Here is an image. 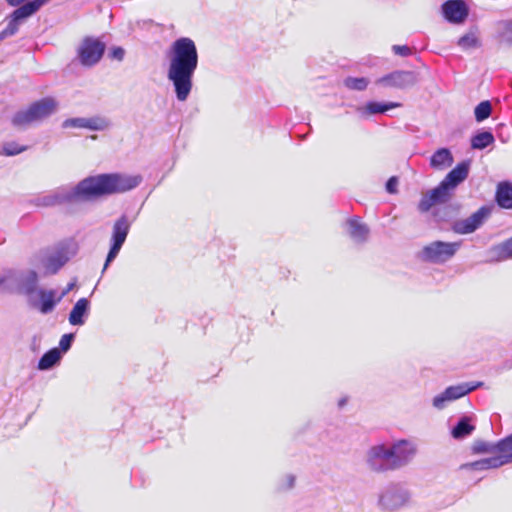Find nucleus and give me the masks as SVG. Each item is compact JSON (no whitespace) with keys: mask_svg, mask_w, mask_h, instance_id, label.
Instances as JSON below:
<instances>
[{"mask_svg":"<svg viewBox=\"0 0 512 512\" xmlns=\"http://www.w3.org/2000/svg\"><path fill=\"white\" fill-rule=\"evenodd\" d=\"M142 181L140 175L104 173L89 176L74 186H61L35 197L31 203L38 207H53L66 203L94 201L106 195L120 194L136 188Z\"/></svg>","mask_w":512,"mask_h":512,"instance_id":"obj_1","label":"nucleus"},{"mask_svg":"<svg viewBox=\"0 0 512 512\" xmlns=\"http://www.w3.org/2000/svg\"><path fill=\"white\" fill-rule=\"evenodd\" d=\"M167 79L172 83L180 102L188 99L193 88V77L198 68L199 55L195 42L189 37L177 38L166 52Z\"/></svg>","mask_w":512,"mask_h":512,"instance_id":"obj_2","label":"nucleus"},{"mask_svg":"<svg viewBox=\"0 0 512 512\" xmlns=\"http://www.w3.org/2000/svg\"><path fill=\"white\" fill-rule=\"evenodd\" d=\"M58 102L52 97H45L33 102L26 109L17 111L11 123L14 127L25 128L31 124L41 122L57 111Z\"/></svg>","mask_w":512,"mask_h":512,"instance_id":"obj_3","label":"nucleus"},{"mask_svg":"<svg viewBox=\"0 0 512 512\" xmlns=\"http://www.w3.org/2000/svg\"><path fill=\"white\" fill-rule=\"evenodd\" d=\"M410 501L411 493L404 485L391 483L379 493L377 505L381 511L394 512L407 507Z\"/></svg>","mask_w":512,"mask_h":512,"instance_id":"obj_4","label":"nucleus"},{"mask_svg":"<svg viewBox=\"0 0 512 512\" xmlns=\"http://www.w3.org/2000/svg\"><path fill=\"white\" fill-rule=\"evenodd\" d=\"M75 245L72 242L63 241L48 248L42 258L41 265L46 274L57 273L67 261L75 254Z\"/></svg>","mask_w":512,"mask_h":512,"instance_id":"obj_5","label":"nucleus"},{"mask_svg":"<svg viewBox=\"0 0 512 512\" xmlns=\"http://www.w3.org/2000/svg\"><path fill=\"white\" fill-rule=\"evenodd\" d=\"M460 246V242L434 241L423 247L419 252V258L425 262L443 264L456 254Z\"/></svg>","mask_w":512,"mask_h":512,"instance_id":"obj_6","label":"nucleus"},{"mask_svg":"<svg viewBox=\"0 0 512 512\" xmlns=\"http://www.w3.org/2000/svg\"><path fill=\"white\" fill-rule=\"evenodd\" d=\"M25 293L30 308L46 315L51 313L62 297L70 290H63L60 297L56 298L55 290H20Z\"/></svg>","mask_w":512,"mask_h":512,"instance_id":"obj_7","label":"nucleus"},{"mask_svg":"<svg viewBox=\"0 0 512 512\" xmlns=\"http://www.w3.org/2000/svg\"><path fill=\"white\" fill-rule=\"evenodd\" d=\"M392 463L390 446L377 444L371 446L366 452V465L373 472L384 473L395 471V468L392 467Z\"/></svg>","mask_w":512,"mask_h":512,"instance_id":"obj_8","label":"nucleus"},{"mask_svg":"<svg viewBox=\"0 0 512 512\" xmlns=\"http://www.w3.org/2000/svg\"><path fill=\"white\" fill-rule=\"evenodd\" d=\"M131 221L126 215L120 216L112 226L110 237V248L106 257L105 267L112 262L119 254L129 234Z\"/></svg>","mask_w":512,"mask_h":512,"instance_id":"obj_9","label":"nucleus"},{"mask_svg":"<svg viewBox=\"0 0 512 512\" xmlns=\"http://www.w3.org/2000/svg\"><path fill=\"white\" fill-rule=\"evenodd\" d=\"M483 382H465L460 383L457 385H452L447 387L443 392L436 395L433 400L432 404L433 406L438 409L442 410L446 407V404L448 402L460 399L467 394L471 393L472 391L480 388L483 386Z\"/></svg>","mask_w":512,"mask_h":512,"instance_id":"obj_10","label":"nucleus"},{"mask_svg":"<svg viewBox=\"0 0 512 512\" xmlns=\"http://www.w3.org/2000/svg\"><path fill=\"white\" fill-rule=\"evenodd\" d=\"M37 279L33 270H3L0 272V288H36Z\"/></svg>","mask_w":512,"mask_h":512,"instance_id":"obj_11","label":"nucleus"},{"mask_svg":"<svg viewBox=\"0 0 512 512\" xmlns=\"http://www.w3.org/2000/svg\"><path fill=\"white\" fill-rule=\"evenodd\" d=\"M105 51V44L94 37H86L77 49V55L83 66L91 67L97 64Z\"/></svg>","mask_w":512,"mask_h":512,"instance_id":"obj_12","label":"nucleus"},{"mask_svg":"<svg viewBox=\"0 0 512 512\" xmlns=\"http://www.w3.org/2000/svg\"><path fill=\"white\" fill-rule=\"evenodd\" d=\"M392 452V467L395 470L402 469L409 465L417 454V445L408 439H399L390 445Z\"/></svg>","mask_w":512,"mask_h":512,"instance_id":"obj_13","label":"nucleus"},{"mask_svg":"<svg viewBox=\"0 0 512 512\" xmlns=\"http://www.w3.org/2000/svg\"><path fill=\"white\" fill-rule=\"evenodd\" d=\"M418 82L413 71L396 70L376 80V84L384 88L407 89Z\"/></svg>","mask_w":512,"mask_h":512,"instance_id":"obj_14","label":"nucleus"},{"mask_svg":"<svg viewBox=\"0 0 512 512\" xmlns=\"http://www.w3.org/2000/svg\"><path fill=\"white\" fill-rule=\"evenodd\" d=\"M453 189L443 180L434 189L423 195L418 208L421 212H427L436 204L446 203L453 194Z\"/></svg>","mask_w":512,"mask_h":512,"instance_id":"obj_15","label":"nucleus"},{"mask_svg":"<svg viewBox=\"0 0 512 512\" xmlns=\"http://www.w3.org/2000/svg\"><path fill=\"white\" fill-rule=\"evenodd\" d=\"M111 126V122L102 116L94 117H75L63 121V128H79L91 131H104Z\"/></svg>","mask_w":512,"mask_h":512,"instance_id":"obj_16","label":"nucleus"},{"mask_svg":"<svg viewBox=\"0 0 512 512\" xmlns=\"http://www.w3.org/2000/svg\"><path fill=\"white\" fill-rule=\"evenodd\" d=\"M488 213L487 208L481 207L469 217L455 221L452 225V230L462 235L473 233L483 224Z\"/></svg>","mask_w":512,"mask_h":512,"instance_id":"obj_17","label":"nucleus"},{"mask_svg":"<svg viewBox=\"0 0 512 512\" xmlns=\"http://www.w3.org/2000/svg\"><path fill=\"white\" fill-rule=\"evenodd\" d=\"M443 17L453 24L463 23L469 14V9L463 0H447L441 6Z\"/></svg>","mask_w":512,"mask_h":512,"instance_id":"obj_18","label":"nucleus"},{"mask_svg":"<svg viewBox=\"0 0 512 512\" xmlns=\"http://www.w3.org/2000/svg\"><path fill=\"white\" fill-rule=\"evenodd\" d=\"M90 312V300L88 298H80L73 306L69 313V323L73 326H82Z\"/></svg>","mask_w":512,"mask_h":512,"instance_id":"obj_19","label":"nucleus"},{"mask_svg":"<svg viewBox=\"0 0 512 512\" xmlns=\"http://www.w3.org/2000/svg\"><path fill=\"white\" fill-rule=\"evenodd\" d=\"M512 258V237L508 240L492 246L486 251L488 262H501Z\"/></svg>","mask_w":512,"mask_h":512,"instance_id":"obj_20","label":"nucleus"},{"mask_svg":"<svg viewBox=\"0 0 512 512\" xmlns=\"http://www.w3.org/2000/svg\"><path fill=\"white\" fill-rule=\"evenodd\" d=\"M470 162L462 161L458 163L443 179L453 190L462 183L469 174Z\"/></svg>","mask_w":512,"mask_h":512,"instance_id":"obj_21","label":"nucleus"},{"mask_svg":"<svg viewBox=\"0 0 512 512\" xmlns=\"http://www.w3.org/2000/svg\"><path fill=\"white\" fill-rule=\"evenodd\" d=\"M347 231L351 239L356 243H364L369 236V228L358 218H351L347 221Z\"/></svg>","mask_w":512,"mask_h":512,"instance_id":"obj_22","label":"nucleus"},{"mask_svg":"<svg viewBox=\"0 0 512 512\" xmlns=\"http://www.w3.org/2000/svg\"><path fill=\"white\" fill-rule=\"evenodd\" d=\"M454 162L453 155L448 148L437 149L430 157V166L435 170H445Z\"/></svg>","mask_w":512,"mask_h":512,"instance_id":"obj_23","label":"nucleus"},{"mask_svg":"<svg viewBox=\"0 0 512 512\" xmlns=\"http://www.w3.org/2000/svg\"><path fill=\"white\" fill-rule=\"evenodd\" d=\"M61 359L62 355L59 348H51L40 357L37 369L40 371H48L58 365Z\"/></svg>","mask_w":512,"mask_h":512,"instance_id":"obj_24","label":"nucleus"},{"mask_svg":"<svg viewBox=\"0 0 512 512\" xmlns=\"http://www.w3.org/2000/svg\"><path fill=\"white\" fill-rule=\"evenodd\" d=\"M475 426L471 424L468 416H462L451 429V436L456 440H462L473 433Z\"/></svg>","mask_w":512,"mask_h":512,"instance_id":"obj_25","label":"nucleus"},{"mask_svg":"<svg viewBox=\"0 0 512 512\" xmlns=\"http://www.w3.org/2000/svg\"><path fill=\"white\" fill-rule=\"evenodd\" d=\"M496 201L498 205L505 209H512V184L501 182L497 186Z\"/></svg>","mask_w":512,"mask_h":512,"instance_id":"obj_26","label":"nucleus"},{"mask_svg":"<svg viewBox=\"0 0 512 512\" xmlns=\"http://www.w3.org/2000/svg\"><path fill=\"white\" fill-rule=\"evenodd\" d=\"M495 453L500 455L506 465L512 463V433L498 440L494 444Z\"/></svg>","mask_w":512,"mask_h":512,"instance_id":"obj_27","label":"nucleus"},{"mask_svg":"<svg viewBox=\"0 0 512 512\" xmlns=\"http://www.w3.org/2000/svg\"><path fill=\"white\" fill-rule=\"evenodd\" d=\"M496 38L500 43L512 46V19L496 23Z\"/></svg>","mask_w":512,"mask_h":512,"instance_id":"obj_28","label":"nucleus"},{"mask_svg":"<svg viewBox=\"0 0 512 512\" xmlns=\"http://www.w3.org/2000/svg\"><path fill=\"white\" fill-rule=\"evenodd\" d=\"M457 45L464 51L479 48L481 46V41L479 38L478 30H469L466 34L458 39Z\"/></svg>","mask_w":512,"mask_h":512,"instance_id":"obj_29","label":"nucleus"},{"mask_svg":"<svg viewBox=\"0 0 512 512\" xmlns=\"http://www.w3.org/2000/svg\"><path fill=\"white\" fill-rule=\"evenodd\" d=\"M401 104L396 102H376V101H370L367 102L366 105L361 109L362 113L365 115H374V114H380L385 113L390 109L399 107Z\"/></svg>","mask_w":512,"mask_h":512,"instance_id":"obj_30","label":"nucleus"},{"mask_svg":"<svg viewBox=\"0 0 512 512\" xmlns=\"http://www.w3.org/2000/svg\"><path fill=\"white\" fill-rule=\"evenodd\" d=\"M495 141L490 131H480L471 138V147L476 150H482L493 144Z\"/></svg>","mask_w":512,"mask_h":512,"instance_id":"obj_31","label":"nucleus"},{"mask_svg":"<svg viewBox=\"0 0 512 512\" xmlns=\"http://www.w3.org/2000/svg\"><path fill=\"white\" fill-rule=\"evenodd\" d=\"M27 150V146L20 145L15 141L5 142L0 146V155L14 156Z\"/></svg>","mask_w":512,"mask_h":512,"instance_id":"obj_32","label":"nucleus"},{"mask_svg":"<svg viewBox=\"0 0 512 512\" xmlns=\"http://www.w3.org/2000/svg\"><path fill=\"white\" fill-rule=\"evenodd\" d=\"M495 442H488L484 440L474 441L471 450L473 454H494L495 453Z\"/></svg>","mask_w":512,"mask_h":512,"instance_id":"obj_33","label":"nucleus"},{"mask_svg":"<svg viewBox=\"0 0 512 512\" xmlns=\"http://www.w3.org/2000/svg\"><path fill=\"white\" fill-rule=\"evenodd\" d=\"M492 112V106L489 101L480 102L474 110L475 119L477 122L486 120Z\"/></svg>","mask_w":512,"mask_h":512,"instance_id":"obj_34","label":"nucleus"},{"mask_svg":"<svg viewBox=\"0 0 512 512\" xmlns=\"http://www.w3.org/2000/svg\"><path fill=\"white\" fill-rule=\"evenodd\" d=\"M344 84L349 89L363 91L367 88L369 81L365 77H348L345 79Z\"/></svg>","mask_w":512,"mask_h":512,"instance_id":"obj_35","label":"nucleus"},{"mask_svg":"<svg viewBox=\"0 0 512 512\" xmlns=\"http://www.w3.org/2000/svg\"><path fill=\"white\" fill-rule=\"evenodd\" d=\"M494 454L495 455H493L491 457L483 458L485 461L487 470L488 469H496V468L506 465V463H504V461L502 460L500 455H498L497 453H494Z\"/></svg>","mask_w":512,"mask_h":512,"instance_id":"obj_36","label":"nucleus"},{"mask_svg":"<svg viewBox=\"0 0 512 512\" xmlns=\"http://www.w3.org/2000/svg\"><path fill=\"white\" fill-rule=\"evenodd\" d=\"M462 469H470L475 471L487 470L484 459H480L461 466Z\"/></svg>","mask_w":512,"mask_h":512,"instance_id":"obj_37","label":"nucleus"},{"mask_svg":"<svg viewBox=\"0 0 512 512\" xmlns=\"http://www.w3.org/2000/svg\"><path fill=\"white\" fill-rule=\"evenodd\" d=\"M296 477L293 474H287L283 482L279 485L280 490H290L295 486Z\"/></svg>","mask_w":512,"mask_h":512,"instance_id":"obj_38","label":"nucleus"},{"mask_svg":"<svg viewBox=\"0 0 512 512\" xmlns=\"http://www.w3.org/2000/svg\"><path fill=\"white\" fill-rule=\"evenodd\" d=\"M125 56V50L120 46H115L110 51V57L117 61H122Z\"/></svg>","mask_w":512,"mask_h":512,"instance_id":"obj_39","label":"nucleus"},{"mask_svg":"<svg viewBox=\"0 0 512 512\" xmlns=\"http://www.w3.org/2000/svg\"><path fill=\"white\" fill-rule=\"evenodd\" d=\"M392 50L396 55H400L403 57L411 55V49L406 45H393Z\"/></svg>","mask_w":512,"mask_h":512,"instance_id":"obj_40","label":"nucleus"},{"mask_svg":"<svg viewBox=\"0 0 512 512\" xmlns=\"http://www.w3.org/2000/svg\"><path fill=\"white\" fill-rule=\"evenodd\" d=\"M71 347L72 343L68 341L67 336L62 335L59 341V346L57 347L61 351V355L63 356V354L68 352L71 349Z\"/></svg>","mask_w":512,"mask_h":512,"instance_id":"obj_41","label":"nucleus"},{"mask_svg":"<svg viewBox=\"0 0 512 512\" xmlns=\"http://www.w3.org/2000/svg\"><path fill=\"white\" fill-rule=\"evenodd\" d=\"M397 179L395 177H391L386 183V190L389 193H394L396 191Z\"/></svg>","mask_w":512,"mask_h":512,"instance_id":"obj_42","label":"nucleus"},{"mask_svg":"<svg viewBox=\"0 0 512 512\" xmlns=\"http://www.w3.org/2000/svg\"><path fill=\"white\" fill-rule=\"evenodd\" d=\"M6 1L10 6H13V7H17V6L21 7L30 2L28 0H6Z\"/></svg>","mask_w":512,"mask_h":512,"instance_id":"obj_43","label":"nucleus"},{"mask_svg":"<svg viewBox=\"0 0 512 512\" xmlns=\"http://www.w3.org/2000/svg\"><path fill=\"white\" fill-rule=\"evenodd\" d=\"M347 402H348V397H347V396H344V397H342V398H340V399L338 400L337 405H338V407L341 409V408H343V407L347 404Z\"/></svg>","mask_w":512,"mask_h":512,"instance_id":"obj_44","label":"nucleus"},{"mask_svg":"<svg viewBox=\"0 0 512 512\" xmlns=\"http://www.w3.org/2000/svg\"><path fill=\"white\" fill-rule=\"evenodd\" d=\"M63 336H67L68 338V341L71 342L73 344V341L75 339V334L74 333H66L64 334Z\"/></svg>","mask_w":512,"mask_h":512,"instance_id":"obj_45","label":"nucleus"},{"mask_svg":"<svg viewBox=\"0 0 512 512\" xmlns=\"http://www.w3.org/2000/svg\"><path fill=\"white\" fill-rule=\"evenodd\" d=\"M66 288L68 289H71V288H75V284L74 283H69Z\"/></svg>","mask_w":512,"mask_h":512,"instance_id":"obj_46","label":"nucleus"}]
</instances>
